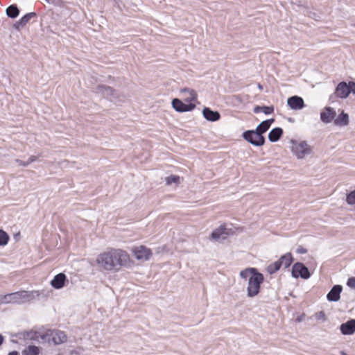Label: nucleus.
Returning a JSON list of instances; mask_svg holds the SVG:
<instances>
[{
	"label": "nucleus",
	"mask_w": 355,
	"mask_h": 355,
	"mask_svg": "<svg viewBox=\"0 0 355 355\" xmlns=\"http://www.w3.org/2000/svg\"><path fill=\"white\" fill-rule=\"evenodd\" d=\"M35 160H36V157L35 156H31L26 163H22L21 162L20 164L23 165V166H26V165L29 164L30 163H31V162H34Z\"/></svg>",
	"instance_id": "473e14b6"
},
{
	"label": "nucleus",
	"mask_w": 355,
	"mask_h": 355,
	"mask_svg": "<svg viewBox=\"0 0 355 355\" xmlns=\"http://www.w3.org/2000/svg\"><path fill=\"white\" fill-rule=\"evenodd\" d=\"M8 355H19V353L17 351H12L10 352Z\"/></svg>",
	"instance_id": "f704fd0d"
},
{
	"label": "nucleus",
	"mask_w": 355,
	"mask_h": 355,
	"mask_svg": "<svg viewBox=\"0 0 355 355\" xmlns=\"http://www.w3.org/2000/svg\"><path fill=\"white\" fill-rule=\"evenodd\" d=\"M334 123L336 125L345 126L349 123V116L343 112L334 120Z\"/></svg>",
	"instance_id": "4be33fe9"
},
{
	"label": "nucleus",
	"mask_w": 355,
	"mask_h": 355,
	"mask_svg": "<svg viewBox=\"0 0 355 355\" xmlns=\"http://www.w3.org/2000/svg\"><path fill=\"white\" fill-rule=\"evenodd\" d=\"M355 94V83L349 81L348 83L340 82L335 89V95L340 98H346L350 93Z\"/></svg>",
	"instance_id": "20e7f679"
},
{
	"label": "nucleus",
	"mask_w": 355,
	"mask_h": 355,
	"mask_svg": "<svg viewBox=\"0 0 355 355\" xmlns=\"http://www.w3.org/2000/svg\"><path fill=\"white\" fill-rule=\"evenodd\" d=\"M292 275L295 278L300 277L306 279L310 277L311 275L307 267L300 262H297L293 266Z\"/></svg>",
	"instance_id": "0eeeda50"
},
{
	"label": "nucleus",
	"mask_w": 355,
	"mask_h": 355,
	"mask_svg": "<svg viewBox=\"0 0 355 355\" xmlns=\"http://www.w3.org/2000/svg\"><path fill=\"white\" fill-rule=\"evenodd\" d=\"M283 134V130L281 128H273L268 134V139L272 142L278 141Z\"/></svg>",
	"instance_id": "aec40b11"
},
{
	"label": "nucleus",
	"mask_w": 355,
	"mask_h": 355,
	"mask_svg": "<svg viewBox=\"0 0 355 355\" xmlns=\"http://www.w3.org/2000/svg\"><path fill=\"white\" fill-rule=\"evenodd\" d=\"M166 182L167 185H171L173 183L178 184L180 182V177L171 175L166 178Z\"/></svg>",
	"instance_id": "cd10ccee"
},
{
	"label": "nucleus",
	"mask_w": 355,
	"mask_h": 355,
	"mask_svg": "<svg viewBox=\"0 0 355 355\" xmlns=\"http://www.w3.org/2000/svg\"><path fill=\"white\" fill-rule=\"evenodd\" d=\"M66 280V275L64 273H59L51 280V285L55 289H60L64 286Z\"/></svg>",
	"instance_id": "ddd939ff"
},
{
	"label": "nucleus",
	"mask_w": 355,
	"mask_h": 355,
	"mask_svg": "<svg viewBox=\"0 0 355 355\" xmlns=\"http://www.w3.org/2000/svg\"><path fill=\"white\" fill-rule=\"evenodd\" d=\"M343 288L340 285L334 286L327 295V298L331 302H337L340 298V293Z\"/></svg>",
	"instance_id": "4468645a"
},
{
	"label": "nucleus",
	"mask_w": 355,
	"mask_h": 355,
	"mask_svg": "<svg viewBox=\"0 0 355 355\" xmlns=\"http://www.w3.org/2000/svg\"><path fill=\"white\" fill-rule=\"evenodd\" d=\"M171 104L173 109L178 112L191 111L196 107L195 103H184L179 98L173 99Z\"/></svg>",
	"instance_id": "6e6552de"
},
{
	"label": "nucleus",
	"mask_w": 355,
	"mask_h": 355,
	"mask_svg": "<svg viewBox=\"0 0 355 355\" xmlns=\"http://www.w3.org/2000/svg\"><path fill=\"white\" fill-rule=\"evenodd\" d=\"M307 252V250L306 249H304V248L302 247H300L297 250V252L298 253H300V254H304Z\"/></svg>",
	"instance_id": "72a5a7b5"
},
{
	"label": "nucleus",
	"mask_w": 355,
	"mask_h": 355,
	"mask_svg": "<svg viewBox=\"0 0 355 355\" xmlns=\"http://www.w3.org/2000/svg\"><path fill=\"white\" fill-rule=\"evenodd\" d=\"M96 263L103 270L118 272L124 267L130 266L132 261L125 250L110 248L98 255Z\"/></svg>",
	"instance_id": "f257e3e1"
},
{
	"label": "nucleus",
	"mask_w": 355,
	"mask_h": 355,
	"mask_svg": "<svg viewBox=\"0 0 355 355\" xmlns=\"http://www.w3.org/2000/svg\"><path fill=\"white\" fill-rule=\"evenodd\" d=\"M287 104L292 110H302L305 106L303 98L298 96H293L288 98Z\"/></svg>",
	"instance_id": "9d476101"
},
{
	"label": "nucleus",
	"mask_w": 355,
	"mask_h": 355,
	"mask_svg": "<svg viewBox=\"0 0 355 355\" xmlns=\"http://www.w3.org/2000/svg\"><path fill=\"white\" fill-rule=\"evenodd\" d=\"M19 11L15 5H11L6 9V14L11 18H15L19 15Z\"/></svg>",
	"instance_id": "393cba45"
},
{
	"label": "nucleus",
	"mask_w": 355,
	"mask_h": 355,
	"mask_svg": "<svg viewBox=\"0 0 355 355\" xmlns=\"http://www.w3.org/2000/svg\"><path fill=\"white\" fill-rule=\"evenodd\" d=\"M202 114L204 117L210 121H218L220 115L218 112L213 111L210 110L209 107H205L203 109Z\"/></svg>",
	"instance_id": "f3484780"
},
{
	"label": "nucleus",
	"mask_w": 355,
	"mask_h": 355,
	"mask_svg": "<svg viewBox=\"0 0 355 355\" xmlns=\"http://www.w3.org/2000/svg\"><path fill=\"white\" fill-rule=\"evenodd\" d=\"M340 329L343 334L351 335L355 332V320H350L340 325Z\"/></svg>",
	"instance_id": "2eb2a0df"
},
{
	"label": "nucleus",
	"mask_w": 355,
	"mask_h": 355,
	"mask_svg": "<svg viewBox=\"0 0 355 355\" xmlns=\"http://www.w3.org/2000/svg\"><path fill=\"white\" fill-rule=\"evenodd\" d=\"M263 109V112L266 114H270L271 113L273 112L274 111V109L272 107H267V106H265V107H262Z\"/></svg>",
	"instance_id": "2f4dec72"
},
{
	"label": "nucleus",
	"mask_w": 355,
	"mask_h": 355,
	"mask_svg": "<svg viewBox=\"0 0 355 355\" xmlns=\"http://www.w3.org/2000/svg\"><path fill=\"white\" fill-rule=\"evenodd\" d=\"M40 349L35 345H29L22 351L23 355H38Z\"/></svg>",
	"instance_id": "b1692460"
},
{
	"label": "nucleus",
	"mask_w": 355,
	"mask_h": 355,
	"mask_svg": "<svg viewBox=\"0 0 355 355\" xmlns=\"http://www.w3.org/2000/svg\"><path fill=\"white\" fill-rule=\"evenodd\" d=\"M131 252L139 261H148L153 254L151 250L144 245L134 247L131 249Z\"/></svg>",
	"instance_id": "423d86ee"
},
{
	"label": "nucleus",
	"mask_w": 355,
	"mask_h": 355,
	"mask_svg": "<svg viewBox=\"0 0 355 355\" xmlns=\"http://www.w3.org/2000/svg\"><path fill=\"white\" fill-rule=\"evenodd\" d=\"M3 337L0 334V345L3 343Z\"/></svg>",
	"instance_id": "c9c22d12"
},
{
	"label": "nucleus",
	"mask_w": 355,
	"mask_h": 355,
	"mask_svg": "<svg viewBox=\"0 0 355 355\" xmlns=\"http://www.w3.org/2000/svg\"><path fill=\"white\" fill-rule=\"evenodd\" d=\"M279 260L281 262L282 267L283 266L285 268H287L293 262V257L291 253H286L282 255Z\"/></svg>",
	"instance_id": "5701e85b"
},
{
	"label": "nucleus",
	"mask_w": 355,
	"mask_h": 355,
	"mask_svg": "<svg viewBox=\"0 0 355 355\" xmlns=\"http://www.w3.org/2000/svg\"><path fill=\"white\" fill-rule=\"evenodd\" d=\"M33 296V292L21 291L4 295L3 300L6 302L22 303L29 301Z\"/></svg>",
	"instance_id": "7ed1b4c3"
},
{
	"label": "nucleus",
	"mask_w": 355,
	"mask_h": 355,
	"mask_svg": "<svg viewBox=\"0 0 355 355\" xmlns=\"http://www.w3.org/2000/svg\"><path fill=\"white\" fill-rule=\"evenodd\" d=\"M250 277L248 280V285L247 288L248 295L249 297H254L257 295L260 291L261 284L264 281L263 274L259 272L254 268H248L240 272V276L242 278H247Z\"/></svg>",
	"instance_id": "f03ea898"
},
{
	"label": "nucleus",
	"mask_w": 355,
	"mask_h": 355,
	"mask_svg": "<svg viewBox=\"0 0 355 355\" xmlns=\"http://www.w3.org/2000/svg\"><path fill=\"white\" fill-rule=\"evenodd\" d=\"M347 285L349 288L355 290V277H349L347 279Z\"/></svg>",
	"instance_id": "7c9ffc66"
},
{
	"label": "nucleus",
	"mask_w": 355,
	"mask_h": 355,
	"mask_svg": "<svg viewBox=\"0 0 355 355\" xmlns=\"http://www.w3.org/2000/svg\"><path fill=\"white\" fill-rule=\"evenodd\" d=\"M335 116L336 112L333 108L330 107H325L324 110L320 113V119L325 123L331 122Z\"/></svg>",
	"instance_id": "9b49d317"
},
{
	"label": "nucleus",
	"mask_w": 355,
	"mask_h": 355,
	"mask_svg": "<svg viewBox=\"0 0 355 355\" xmlns=\"http://www.w3.org/2000/svg\"><path fill=\"white\" fill-rule=\"evenodd\" d=\"M8 234L3 230H0V245H6L9 241Z\"/></svg>",
	"instance_id": "bb28decb"
},
{
	"label": "nucleus",
	"mask_w": 355,
	"mask_h": 355,
	"mask_svg": "<svg viewBox=\"0 0 355 355\" xmlns=\"http://www.w3.org/2000/svg\"><path fill=\"white\" fill-rule=\"evenodd\" d=\"M315 317L318 320L325 321L327 318L324 311H321L315 314Z\"/></svg>",
	"instance_id": "c756f323"
},
{
	"label": "nucleus",
	"mask_w": 355,
	"mask_h": 355,
	"mask_svg": "<svg viewBox=\"0 0 355 355\" xmlns=\"http://www.w3.org/2000/svg\"><path fill=\"white\" fill-rule=\"evenodd\" d=\"M181 93L184 95V101L187 103H193L197 101L198 95L196 92L193 89L184 88L180 90Z\"/></svg>",
	"instance_id": "f8f14e48"
},
{
	"label": "nucleus",
	"mask_w": 355,
	"mask_h": 355,
	"mask_svg": "<svg viewBox=\"0 0 355 355\" xmlns=\"http://www.w3.org/2000/svg\"><path fill=\"white\" fill-rule=\"evenodd\" d=\"M36 17L35 12H29L26 14L24 16H23L17 23H16V28H20L23 26H24L26 24H28L30 20L33 18Z\"/></svg>",
	"instance_id": "6ab92c4d"
},
{
	"label": "nucleus",
	"mask_w": 355,
	"mask_h": 355,
	"mask_svg": "<svg viewBox=\"0 0 355 355\" xmlns=\"http://www.w3.org/2000/svg\"><path fill=\"white\" fill-rule=\"evenodd\" d=\"M274 121V119H268L262 121L257 128L256 131L262 135L266 132L270 127L271 124Z\"/></svg>",
	"instance_id": "412c9836"
},
{
	"label": "nucleus",
	"mask_w": 355,
	"mask_h": 355,
	"mask_svg": "<svg viewBox=\"0 0 355 355\" xmlns=\"http://www.w3.org/2000/svg\"><path fill=\"white\" fill-rule=\"evenodd\" d=\"M282 267L281 262L279 260H277V261L270 263L267 267V271L269 274H274L277 271H278Z\"/></svg>",
	"instance_id": "a878e982"
},
{
	"label": "nucleus",
	"mask_w": 355,
	"mask_h": 355,
	"mask_svg": "<svg viewBox=\"0 0 355 355\" xmlns=\"http://www.w3.org/2000/svg\"><path fill=\"white\" fill-rule=\"evenodd\" d=\"M52 337V341L55 345H59L61 343H64L67 340V335L64 334V332L61 331H54L51 334Z\"/></svg>",
	"instance_id": "a211bd4d"
},
{
	"label": "nucleus",
	"mask_w": 355,
	"mask_h": 355,
	"mask_svg": "<svg viewBox=\"0 0 355 355\" xmlns=\"http://www.w3.org/2000/svg\"><path fill=\"white\" fill-rule=\"evenodd\" d=\"M229 232L227 231L226 225L223 224L218 228H216L212 232L211 234V238L214 240L217 241L221 237L225 239V236H227Z\"/></svg>",
	"instance_id": "dca6fc26"
},
{
	"label": "nucleus",
	"mask_w": 355,
	"mask_h": 355,
	"mask_svg": "<svg viewBox=\"0 0 355 355\" xmlns=\"http://www.w3.org/2000/svg\"><path fill=\"white\" fill-rule=\"evenodd\" d=\"M243 138L252 144L261 146L264 144L265 138L256 130H247L243 134Z\"/></svg>",
	"instance_id": "39448f33"
},
{
	"label": "nucleus",
	"mask_w": 355,
	"mask_h": 355,
	"mask_svg": "<svg viewBox=\"0 0 355 355\" xmlns=\"http://www.w3.org/2000/svg\"><path fill=\"white\" fill-rule=\"evenodd\" d=\"M346 201L349 205L355 204V190L347 194Z\"/></svg>",
	"instance_id": "c85d7f7f"
},
{
	"label": "nucleus",
	"mask_w": 355,
	"mask_h": 355,
	"mask_svg": "<svg viewBox=\"0 0 355 355\" xmlns=\"http://www.w3.org/2000/svg\"><path fill=\"white\" fill-rule=\"evenodd\" d=\"M293 151L298 158H303L311 153V148L306 143L300 142L293 146Z\"/></svg>",
	"instance_id": "1a4fd4ad"
}]
</instances>
